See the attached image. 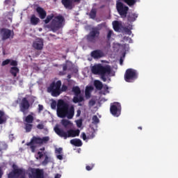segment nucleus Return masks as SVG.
<instances>
[{
  "instance_id": "63",
  "label": "nucleus",
  "mask_w": 178,
  "mask_h": 178,
  "mask_svg": "<svg viewBox=\"0 0 178 178\" xmlns=\"http://www.w3.org/2000/svg\"><path fill=\"white\" fill-rule=\"evenodd\" d=\"M120 65H122V64H123V60H122V59H120Z\"/></svg>"
},
{
  "instance_id": "40",
  "label": "nucleus",
  "mask_w": 178,
  "mask_h": 178,
  "mask_svg": "<svg viewBox=\"0 0 178 178\" xmlns=\"http://www.w3.org/2000/svg\"><path fill=\"white\" fill-rule=\"evenodd\" d=\"M112 34H113V31L109 30L107 33V39L111 40V38L112 37Z\"/></svg>"
},
{
  "instance_id": "21",
  "label": "nucleus",
  "mask_w": 178,
  "mask_h": 178,
  "mask_svg": "<svg viewBox=\"0 0 178 178\" xmlns=\"http://www.w3.org/2000/svg\"><path fill=\"white\" fill-rule=\"evenodd\" d=\"M34 113H31V114L28 115L27 116L23 118L24 123H33L34 122V116H33Z\"/></svg>"
},
{
  "instance_id": "56",
  "label": "nucleus",
  "mask_w": 178,
  "mask_h": 178,
  "mask_svg": "<svg viewBox=\"0 0 178 178\" xmlns=\"http://www.w3.org/2000/svg\"><path fill=\"white\" fill-rule=\"evenodd\" d=\"M72 3L73 2H74L75 3H80V2H81V0H72Z\"/></svg>"
},
{
  "instance_id": "19",
  "label": "nucleus",
  "mask_w": 178,
  "mask_h": 178,
  "mask_svg": "<svg viewBox=\"0 0 178 178\" xmlns=\"http://www.w3.org/2000/svg\"><path fill=\"white\" fill-rule=\"evenodd\" d=\"M40 22V18L37 17L34 14L31 15L30 17V23L32 26H37Z\"/></svg>"
},
{
  "instance_id": "1",
  "label": "nucleus",
  "mask_w": 178,
  "mask_h": 178,
  "mask_svg": "<svg viewBox=\"0 0 178 178\" xmlns=\"http://www.w3.org/2000/svg\"><path fill=\"white\" fill-rule=\"evenodd\" d=\"M57 115L58 118L73 119L74 116V106L69 105V103L63 99H59L57 103Z\"/></svg>"
},
{
  "instance_id": "26",
  "label": "nucleus",
  "mask_w": 178,
  "mask_h": 178,
  "mask_svg": "<svg viewBox=\"0 0 178 178\" xmlns=\"http://www.w3.org/2000/svg\"><path fill=\"white\" fill-rule=\"evenodd\" d=\"M137 17H138V14L132 13L128 16V22H136Z\"/></svg>"
},
{
  "instance_id": "13",
  "label": "nucleus",
  "mask_w": 178,
  "mask_h": 178,
  "mask_svg": "<svg viewBox=\"0 0 178 178\" xmlns=\"http://www.w3.org/2000/svg\"><path fill=\"white\" fill-rule=\"evenodd\" d=\"M29 109H30V102L26 97H24L19 103V111L25 115H27Z\"/></svg>"
},
{
  "instance_id": "15",
  "label": "nucleus",
  "mask_w": 178,
  "mask_h": 178,
  "mask_svg": "<svg viewBox=\"0 0 178 178\" xmlns=\"http://www.w3.org/2000/svg\"><path fill=\"white\" fill-rule=\"evenodd\" d=\"M33 48L37 49V51H42L44 49V40L41 38H37L32 44Z\"/></svg>"
},
{
  "instance_id": "44",
  "label": "nucleus",
  "mask_w": 178,
  "mask_h": 178,
  "mask_svg": "<svg viewBox=\"0 0 178 178\" xmlns=\"http://www.w3.org/2000/svg\"><path fill=\"white\" fill-rule=\"evenodd\" d=\"M95 137L94 132H91V134L88 135V140H92Z\"/></svg>"
},
{
  "instance_id": "47",
  "label": "nucleus",
  "mask_w": 178,
  "mask_h": 178,
  "mask_svg": "<svg viewBox=\"0 0 178 178\" xmlns=\"http://www.w3.org/2000/svg\"><path fill=\"white\" fill-rule=\"evenodd\" d=\"M72 101H73L74 104H78V102H79V96L74 97Z\"/></svg>"
},
{
  "instance_id": "22",
  "label": "nucleus",
  "mask_w": 178,
  "mask_h": 178,
  "mask_svg": "<svg viewBox=\"0 0 178 178\" xmlns=\"http://www.w3.org/2000/svg\"><path fill=\"white\" fill-rule=\"evenodd\" d=\"M19 72H20V70H19V67H11L10 69V73L13 77H16Z\"/></svg>"
},
{
  "instance_id": "39",
  "label": "nucleus",
  "mask_w": 178,
  "mask_h": 178,
  "mask_svg": "<svg viewBox=\"0 0 178 178\" xmlns=\"http://www.w3.org/2000/svg\"><path fill=\"white\" fill-rule=\"evenodd\" d=\"M9 63H10V59H6L2 62L1 66H6V65H9Z\"/></svg>"
},
{
  "instance_id": "11",
  "label": "nucleus",
  "mask_w": 178,
  "mask_h": 178,
  "mask_svg": "<svg viewBox=\"0 0 178 178\" xmlns=\"http://www.w3.org/2000/svg\"><path fill=\"white\" fill-rule=\"evenodd\" d=\"M116 8L121 17L124 18L127 17V12H129V8L127 6L120 1L116 3Z\"/></svg>"
},
{
  "instance_id": "16",
  "label": "nucleus",
  "mask_w": 178,
  "mask_h": 178,
  "mask_svg": "<svg viewBox=\"0 0 178 178\" xmlns=\"http://www.w3.org/2000/svg\"><path fill=\"white\" fill-rule=\"evenodd\" d=\"M104 56V51L101 49L94 50L90 53V56L93 58V59H101Z\"/></svg>"
},
{
  "instance_id": "4",
  "label": "nucleus",
  "mask_w": 178,
  "mask_h": 178,
  "mask_svg": "<svg viewBox=\"0 0 178 178\" xmlns=\"http://www.w3.org/2000/svg\"><path fill=\"white\" fill-rule=\"evenodd\" d=\"M54 131L59 136V137H63L64 140H66L70 137H79L80 136V130L76 129H69L65 132L63 129H60L59 127H55Z\"/></svg>"
},
{
  "instance_id": "31",
  "label": "nucleus",
  "mask_w": 178,
  "mask_h": 178,
  "mask_svg": "<svg viewBox=\"0 0 178 178\" xmlns=\"http://www.w3.org/2000/svg\"><path fill=\"white\" fill-rule=\"evenodd\" d=\"M89 16L90 19H95V17H97V8H92L90 12Z\"/></svg>"
},
{
  "instance_id": "34",
  "label": "nucleus",
  "mask_w": 178,
  "mask_h": 178,
  "mask_svg": "<svg viewBox=\"0 0 178 178\" xmlns=\"http://www.w3.org/2000/svg\"><path fill=\"white\" fill-rule=\"evenodd\" d=\"M92 120L94 124H98V123H99V118H98L97 115H93Z\"/></svg>"
},
{
  "instance_id": "2",
  "label": "nucleus",
  "mask_w": 178,
  "mask_h": 178,
  "mask_svg": "<svg viewBox=\"0 0 178 178\" xmlns=\"http://www.w3.org/2000/svg\"><path fill=\"white\" fill-rule=\"evenodd\" d=\"M47 91L51 92L52 97H59L62 92L67 91V86L66 85L62 86V81H57L56 82H52L49 85V86L47 88Z\"/></svg>"
},
{
  "instance_id": "61",
  "label": "nucleus",
  "mask_w": 178,
  "mask_h": 178,
  "mask_svg": "<svg viewBox=\"0 0 178 178\" xmlns=\"http://www.w3.org/2000/svg\"><path fill=\"white\" fill-rule=\"evenodd\" d=\"M80 113H81V111H80V110H79L77 111V116H80Z\"/></svg>"
},
{
  "instance_id": "57",
  "label": "nucleus",
  "mask_w": 178,
  "mask_h": 178,
  "mask_svg": "<svg viewBox=\"0 0 178 178\" xmlns=\"http://www.w3.org/2000/svg\"><path fill=\"white\" fill-rule=\"evenodd\" d=\"M123 40H124V41H127V40H131V38H130L129 37H127V36H124V38H123Z\"/></svg>"
},
{
  "instance_id": "43",
  "label": "nucleus",
  "mask_w": 178,
  "mask_h": 178,
  "mask_svg": "<svg viewBox=\"0 0 178 178\" xmlns=\"http://www.w3.org/2000/svg\"><path fill=\"white\" fill-rule=\"evenodd\" d=\"M56 101H53L51 103V109H56Z\"/></svg>"
},
{
  "instance_id": "7",
  "label": "nucleus",
  "mask_w": 178,
  "mask_h": 178,
  "mask_svg": "<svg viewBox=\"0 0 178 178\" xmlns=\"http://www.w3.org/2000/svg\"><path fill=\"white\" fill-rule=\"evenodd\" d=\"M26 175V171L23 168H19L16 164L13 165V170L8 174V178L22 177Z\"/></svg>"
},
{
  "instance_id": "42",
  "label": "nucleus",
  "mask_w": 178,
  "mask_h": 178,
  "mask_svg": "<svg viewBox=\"0 0 178 178\" xmlns=\"http://www.w3.org/2000/svg\"><path fill=\"white\" fill-rule=\"evenodd\" d=\"M88 105L91 108L92 106H94V105H95V100L94 99H90L88 102Z\"/></svg>"
},
{
  "instance_id": "60",
  "label": "nucleus",
  "mask_w": 178,
  "mask_h": 178,
  "mask_svg": "<svg viewBox=\"0 0 178 178\" xmlns=\"http://www.w3.org/2000/svg\"><path fill=\"white\" fill-rule=\"evenodd\" d=\"M2 175H3V173H2V170L0 168V178H2Z\"/></svg>"
},
{
  "instance_id": "54",
  "label": "nucleus",
  "mask_w": 178,
  "mask_h": 178,
  "mask_svg": "<svg viewBox=\"0 0 178 178\" xmlns=\"http://www.w3.org/2000/svg\"><path fill=\"white\" fill-rule=\"evenodd\" d=\"M63 70L64 72H66V70H67V65L64 64V65H63Z\"/></svg>"
},
{
  "instance_id": "52",
  "label": "nucleus",
  "mask_w": 178,
  "mask_h": 178,
  "mask_svg": "<svg viewBox=\"0 0 178 178\" xmlns=\"http://www.w3.org/2000/svg\"><path fill=\"white\" fill-rule=\"evenodd\" d=\"M84 101V97L83 96L78 97V102H83Z\"/></svg>"
},
{
  "instance_id": "64",
  "label": "nucleus",
  "mask_w": 178,
  "mask_h": 178,
  "mask_svg": "<svg viewBox=\"0 0 178 178\" xmlns=\"http://www.w3.org/2000/svg\"><path fill=\"white\" fill-rule=\"evenodd\" d=\"M50 37H56V35H55L51 33V34H50Z\"/></svg>"
},
{
  "instance_id": "50",
  "label": "nucleus",
  "mask_w": 178,
  "mask_h": 178,
  "mask_svg": "<svg viewBox=\"0 0 178 178\" xmlns=\"http://www.w3.org/2000/svg\"><path fill=\"white\" fill-rule=\"evenodd\" d=\"M57 159H59V161H62L63 159V155L62 154H57L56 155Z\"/></svg>"
},
{
  "instance_id": "49",
  "label": "nucleus",
  "mask_w": 178,
  "mask_h": 178,
  "mask_svg": "<svg viewBox=\"0 0 178 178\" xmlns=\"http://www.w3.org/2000/svg\"><path fill=\"white\" fill-rule=\"evenodd\" d=\"M30 148H31L32 152H35V148H37V146H36V145H32L30 147Z\"/></svg>"
},
{
  "instance_id": "18",
  "label": "nucleus",
  "mask_w": 178,
  "mask_h": 178,
  "mask_svg": "<svg viewBox=\"0 0 178 178\" xmlns=\"http://www.w3.org/2000/svg\"><path fill=\"white\" fill-rule=\"evenodd\" d=\"M36 12L38 13L40 19H44L47 17V11L42 7H37Z\"/></svg>"
},
{
  "instance_id": "46",
  "label": "nucleus",
  "mask_w": 178,
  "mask_h": 178,
  "mask_svg": "<svg viewBox=\"0 0 178 178\" xmlns=\"http://www.w3.org/2000/svg\"><path fill=\"white\" fill-rule=\"evenodd\" d=\"M124 31L128 35H131V30L129 29V28H124Z\"/></svg>"
},
{
  "instance_id": "62",
  "label": "nucleus",
  "mask_w": 178,
  "mask_h": 178,
  "mask_svg": "<svg viewBox=\"0 0 178 178\" xmlns=\"http://www.w3.org/2000/svg\"><path fill=\"white\" fill-rule=\"evenodd\" d=\"M40 151H45V147H42L40 149Z\"/></svg>"
},
{
  "instance_id": "55",
  "label": "nucleus",
  "mask_w": 178,
  "mask_h": 178,
  "mask_svg": "<svg viewBox=\"0 0 178 178\" xmlns=\"http://www.w3.org/2000/svg\"><path fill=\"white\" fill-rule=\"evenodd\" d=\"M9 138L11 141H13V140H15V136L13 134H10L9 135Z\"/></svg>"
},
{
  "instance_id": "59",
  "label": "nucleus",
  "mask_w": 178,
  "mask_h": 178,
  "mask_svg": "<svg viewBox=\"0 0 178 178\" xmlns=\"http://www.w3.org/2000/svg\"><path fill=\"white\" fill-rule=\"evenodd\" d=\"M55 178H60V175L59 174L56 175Z\"/></svg>"
},
{
  "instance_id": "9",
  "label": "nucleus",
  "mask_w": 178,
  "mask_h": 178,
  "mask_svg": "<svg viewBox=\"0 0 178 178\" xmlns=\"http://www.w3.org/2000/svg\"><path fill=\"white\" fill-rule=\"evenodd\" d=\"M110 112L113 116L119 118L120 113H122V105L119 102H114L111 104Z\"/></svg>"
},
{
  "instance_id": "23",
  "label": "nucleus",
  "mask_w": 178,
  "mask_h": 178,
  "mask_svg": "<svg viewBox=\"0 0 178 178\" xmlns=\"http://www.w3.org/2000/svg\"><path fill=\"white\" fill-rule=\"evenodd\" d=\"M70 144L74 145L75 147H81V145H83V143L80 139H72L70 140Z\"/></svg>"
},
{
  "instance_id": "37",
  "label": "nucleus",
  "mask_w": 178,
  "mask_h": 178,
  "mask_svg": "<svg viewBox=\"0 0 178 178\" xmlns=\"http://www.w3.org/2000/svg\"><path fill=\"white\" fill-rule=\"evenodd\" d=\"M10 65L13 67H17V61L16 60H10Z\"/></svg>"
},
{
  "instance_id": "33",
  "label": "nucleus",
  "mask_w": 178,
  "mask_h": 178,
  "mask_svg": "<svg viewBox=\"0 0 178 178\" xmlns=\"http://www.w3.org/2000/svg\"><path fill=\"white\" fill-rule=\"evenodd\" d=\"M54 19V14H51L49 15H47L46 19L44 20L45 24H48L51 20Z\"/></svg>"
},
{
  "instance_id": "41",
  "label": "nucleus",
  "mask_w": 178,
  "mask_h": 178,
  "mask_svg": "<svg viewBox=\"0 0 178 178\" xmlns=\"http://www.w3.org/2000/svg\"><path fill=\"white\" fill-rule=\"evenodd\" d=\"M81 138L83 140V141H86V140H88V138L87 135H86V133L83 132L81 135Z\"/></svg>"
},
{
  "instance_id": "5",
  "label": "nucleus",
  "mask_w": 178,
  "mask_h": 178,
  "mask_svg": "<svg viewBox=\"0 0 178 178\" xmlns=\"http://www.w3.org/2000/svg\"><path fill=\"white\" fill-rule=\"evenodd\" d=\"M63 22H65V18L62 15H58L54 17L51 20L49 25L47 26L49 29H51L53 33H56L58 30L63 27Z\"/></svg>"
},
{
  "instance_id": "8",
  "label": "nucleus",
  "mask_w": 178,
  "mask_h": 178,
  "mask_svg": "<svg viewBox=\"0 0 178 178\" xmlns=\"http://www.w3.org/2000/svg\"><path fill=\"white\" fill-rule=\"evenodd\" d=\"M99 29L98 28H92L89 34L87 35L86 40L88 42L95 44L98 38H99Z\"/></svg>"
},
{
  "instance_id": "6",
  "label": "nucleus",
  "mask_w": 178,
  "mask_h": 178,
  "mask_svg": "<svg viewBox=\"0 0 178 178\" xmlns=\"http://www.w3.org/2000/svg\"><path fill=\"white\" fill-rule=\"evenodd\" d=\"M138 79V73L137 70L129 68L126 70L124 74V80L127 83H133L135 80Z\"/></svg>"
},
{
  "instance_id": "12",
  "label": "nucleus",
  "mask_w": 178,
  "mask_h": 178,
  "mask_svg": "<svg viewBox=\"0 0 178 178\" xmlns=\"http://www.w3.org/2000/svg\"><path fill=\"white\" fill-rule=\"evenodd\" d=\"M29 178H44V170L40 168H30Z\"/></svg>"
},
{
  "instance_id": "10",
  "label": "nucleus",
  "mask_w": 178,
  "mask_h": 178,
  "mask_svg": "<svg viewBox=\"0 0 178 178\" xmlns=\"http://www.w3.org/2000/svg\"><path fill=\"white\" fill-rule=\"evenodd\" d=\"M0 35L2 41H6L9 38H13L15 32L9 29L3 28L0 29Z\"/></svg>"
},
{
  "instance_id": "14",
  "label": "nucleus",
  "mask_w": 178,
  "mask_h": 178,
  "mask_svg": "<svg viewBox=\"0 0 178 178\" xmlns=\"http://www.w3.org/2000/svg\"><path fill=\"white\" fill-rule=\"evenodd\" d=\"M32 141L34 144H38L39 145H42V144H47L48 141H49V136H44L43 138L36 137L33 136L32 138Z\"/></svg>"
},
{
  "instance_id": "45",
  "label": "nucleus",
  "mask_w": 178,
  "mask_h": 178,
  "mask_svg": "<svg viewBox=\"0 0 178 178\" xmlns=\"http://www.w3.org/2000/svg\"><path fill=\"white\" fill-rule=\"evenodd\" d=\"M38 157H36V159H41L44 156V154L42 152H38Z\"/></svg>"
},
{
  "instance_id": "51",
  "label": "nucleus",
  "mask_w": 178,
  "mask_h": 178,
  "mask_svg": "<svg viewBox=\"0 0 178 178\" xmlns=\"http://www.w3.org/2000/svg\"><path fill=\"white\" fill-rule=\"evenodd\" d=\"M92 168H94V165H86V170H92Z\"/></svg>"
},
{
  "instance_id": "25",
  "label": "nucleus",
  "mask_w": 178,
  "mask_h": 178,
  "mask_svg": "<svg viewBox=\"0 0 178 178\" xmlns=\"http://www.w3.org/2000/svg\"><path fill=\"white\" fill-rule=\"evenodd\" d=\"M94 85H95L96 90H102V88L104 87L102 82H101V81H98V80L95 81Z\"/></svg>"
},
{
  "instance_id": "3",
  "label": "nucleus",
  "mask_w": 178,
  "mask_h": 178,
  "mask_svg": "<svg viewBox=\"0 0 178 178\" xmlns=\"http://www.w3.org/2000/svg\"><path fill=\"white\" fill-rule=\"evenodd\" d=\"M112 70L109 65H102L101 64H97L92 67V73L93 74H99L101 76V79L103 81H106V74H111Z\"/></svg>"
},
{
  "instance_id": "17",
  "label": "nucleus",
  "mask_w": 178,
  "mask_h": 178,
  "mask_svg": "<svg viewBox=\"0 0 178 178\" xmlns=\"http://www.w3.org/2000/svg\"><path fill=\"white\" fill-rule=\"evenodd\" d=\"M61 3L65 9L72 10L73 9V1L72 0H61Z\"/></svg>"
},
{
  "instance_id": "53",
  "label": "nucleus",
  "mask_w": 178,
  "mask_h": 178,
  "mask_svg": "<svg viewBox=\"0 0 178 178\" xmlns=\"http://www.w3.org/2000/svg\"><path fill=\"white\" fill-rule=\"evenodd\" d=\"M33 145H34L33 139H31L29 143H26V145H28V147H31Z\"/></svg>"
},
{
  "instance_id": "36",
  "label": "nucleus",
  "mask_w": 178,
  "mask_h": 178,
  "mask_svg": "<svg viewBox=\"0 0 178 178\" xmlns=\"http://www.w3.org/2000/svg\"><path fill=\"white\" fill-rule=\"evenodd\" d=\"M37 129H38L39 130L44 129V131H48V129L44 128V124H38L37 125Z\"/></svg>"
},
{
  "instance_id": "29",
  "label": "nucleus",
  "mask_w": 178,
  "mask_h": 178,
  "mask_svg": "<svg viewBox=\"0 0 178 178\" xmlns=\"http://www.w3.org/2000/svg\"><path fill=\"white\" fill-rule=\"evenodd\" d=\"M124 2H125L128 6H133L136 5L137 2H140V0H124Z\"/></svg>"
},
{
  "instance_id": "20",
  "label": "nucleus",
  "mask_w": 178,
  "mask_h": 178,
  "mask_svg": "<svg viewBox=\"0 0 178 178\" xmlns=\"http://www.w3.org/2000/svg\"><path fill=\"white\" fill-rule=\"evenodd\" d=\"M6 120H8V116L5 111L0 110V124H5Z\"/></svg>"
},
{
  "instance_id": "35",
  "label": "nucleus",
  "mask_w": 178,
  "mask_h": 178,
  "mask_svg": "<svg viewBox=\"0 0 178 178\" xmlns=\"http://www.w3.org/2000/svg\"><path fill=\"white\" fill-rule=\"evenodd\" d=\"M49 162V157L47 155H46L44 160L42 162V165H43V166H47Z\"/></svg>"
},
{
  "instance_id": "28",
  "label": "nucleus",
  "mask_w": 178,
  "mask_h": 178,
  "mask_svg": "<svg viewBox=\"0 0 178 178\" xmlns=\"http://www.w3.org/2000/svg\"><path fill=\"white\" fill-rule=\"evenodd\" d=\"M24 129L26 133H30L33 130V124L24 122Z\"/></svg>"
},
{
  "instance_id": "27",
  "label": "nucleus",
  "mask_w": 178,
  "mask_h": 178,
  "mask_svg": "<svg viewBox=\"0 0 178 178\" xmlns=\"http://www.w3.org/2000/svg\"><path fill=\"white\" fill-rule=\"evenodd\" d=\"M72 92H74L76 97H79V95L81 94V90H80V88L79 86H74L72 88Z\"/></svg>"
},
{
  "instance_id": "24",
  "label": "nucleus",
  "mask_w": 178,
  "mask_h": 178,
  "mask_svg": "<svg viewBox=\"0 0 178 178\" xmlns=\"http://www.w3.org/2000/svg\"><path fill=\"white\" fill-rule=\"evenodd\" d=\"M93 88L92 86H86L85 90V95L86 98H90L91 97V91H92Z\"/></svg>"
},
{
  "instance_id": "58",
  "label": "nucleus",
  "mask_w": 178,
  "mask_h": 178,
  "mask_svg": "<svg viewBox=\"0 0 178 178\" xmlns=\"http://www.w3.org/2000/svg\"><path fill=\"white\" fill-rule=\"evenodd\" d=\"M78 127H81V121L77 122Z\"/></svg>"
},
{
  "instance_id": "48",
  "label": "nucleus",
  "mask_w": 178,
  "mask_h": 178,
  "mask_svg": "<svg viewBox=\"0 0 178 178\" xmlns=\"http://www.w3.org/2000/svg\"><path fill=\"white\" fill-rule=\"evenodd\" d=\"M42 111H44V106H42V104H39L38 105V112H39V113H41Z\"/></svg>"
},
{
  "instance_id": "32",
  "label": "nucleus",
  "mask_w": 178,
  "mask_h": 178,
  "mask_svg": "<svg viewBox=\"0 0 178 178\" xmlns=\"http://www.w3.org/2000/svg\"><path fill=\"white\" fill-rule=\"evenodd\" d=\"M61 123L63 126L65 127V129H67L69 126H72V122L69 121L68 120H63L61 121Z\"/></svg>"
},
{
  "instance_id": "38",
  "label": "nucleus",
  "mask_w": 178,
  "mask_h": 178,
  "mask_svg": "<svg viewBox=\"0 0 178 178\" xmlns=\"http://www.w3.org/2000/svg\"><path fill=\"white\" fill-rule=\"evenodd\" d=\"M63 151V149L62 147L56 148L55 154H61Z\"/></svg>"
},
{
  "instance_id": "30",
  "label": "nucleus",
  "mask_w": 178,
  "mask_h": 178,
  "mask_svg": "<svg viewBox=\"0 0 178 178\" xmlns=\"http://www.w3.org/2000/svg\"><path fill=\"white\" fill-rule=\"evenodd\" d=\"M113 27L115 31H119V30H120V23H119L118 21H113Z\"/></svg>"
}]
</instances>
